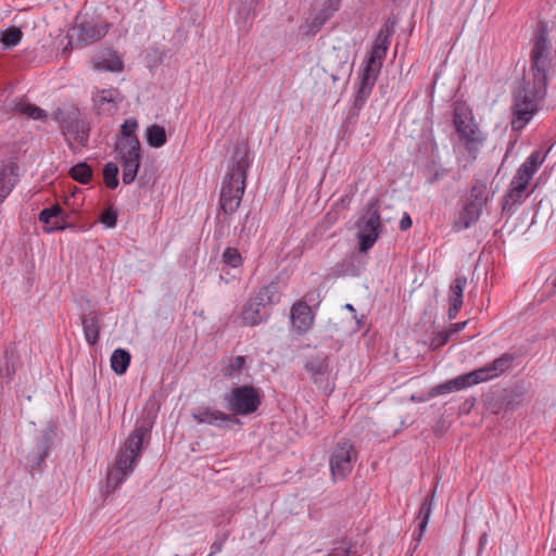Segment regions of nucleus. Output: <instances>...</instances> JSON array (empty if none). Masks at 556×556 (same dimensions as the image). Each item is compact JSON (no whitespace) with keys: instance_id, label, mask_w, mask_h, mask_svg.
<instances>
[{"instance_id":"de8ad7c7","label":"nucleus","mask_w":556,"mask_h":556,"mask_svg":"<svg viewBox=\"0 0 556 556\" xmlns=\"http://www.w3.org/2000/svg\"><path fill=\"white\" fill-rule=\"evenodd\" d=\"M428 169L431 173L430 177L428 178V182L430 185H434L447 174V169L442 166H437L434 163L429 166Z\"/></svg>"},{"instance_id":"8fccbe9b","label":"nucleus","mask_w":556,"mask_h":556,"mask_svg":"<svg viewBox=\"0 0 556 556\" xmlns=\"http://www.w3.org/2000/svg\"><path fill=\"white\" fill-rule=\"evenodd\" d=\"M426 529L427 526L417 523V527L412 534L413 552H416L418 549L420 542L422 541V538L425 535Z\"/></svg>"},{"instance_id":"603ef678","label":"nucleus","mask_w":556,"mask_h":556,"mask_svg":"<svg viewBox=\"0 0 556 556\" xmlns=\"http://www.w3.org/2000/svg\"><path fill=\"white\" fill-rule=\"evenodd\" d=\"M413 226V219L408 213H404L403 217L399 223V228L401 231H406Z\"/></svg>"},{"instance_id":"37998d69","label":"nucleus","mask_w":556,"mask_h":556,"mask_svg":"<svg viewBox=\"0 0 556 556\" xmlns=\"http://www.w3.org/2000/svg\"><path fill=\"white\" fill-rule=\"evenodd\" d=\"M451 337V332H448L447 329L433 332L429 342L430 350L435 351L441 349L450 341Z\"/></svg>"},{"instance_id":"c03bdc74","label":"nucleus","mask_w":556,"mask_h":556,"mask_svg":"<svg viewBox=\"0 0 556 556\" xmlns=\"http://www.w3.org/2000/svg\"><path fill=\"white\" fill-rule=\"evenodd\" d=\"M299 302H304L305 305L312 306V309L314 311L321 303L320 291L318 289L308 290Z\"/></svg>"},{"instance_id":"a18cd8bd","label":"nucleus","mask_w":556,"mask_h":556,"mask_svg":"<svg viewBox=\"0 0 556 556\" xmlns=\"http://www.w3.org/2000/svg\"><path fill=\"white\" fill-rule=\"evenodd\" d=\"M22 113L35 121H41L47 117V112L35 104H24Z\"/></svg>"},{"instance_id":"f3484780","label":"nucleus","mask_w":556,"mask_h":556,"mask_svg":"<svg viewBox=\"0 0 556 556\" xmlns=\"http://www.w3.org/2000/svg\"><path fill=\"white\" fill-rule=\"evenodd\" d=\"M514 361V354L506 352L484 366L477 368L476 372L480 378V382H486L507 372L511 368Z\"/></svg>"},{"instance_id":"4be33fe9","label":"nucleus","mask_w":556,"mask_h":556,"mask_svg":"<svg viewBox=\"0 0 556 556\" xmlns=\"http://www.w3.org/2000/svg\"><path fill=\"white\" fill-rule=\"evenodd\" d=\"M482 214V210L472 202L465 201L462 208L455 215L452 228L454 231L459 232L470 228L475 225Z\"/></svg>"},{"instance_id":"72a5a7b5","label":"nucleus","mask_w":556,"mask_h":556,"mask_svg":"<svg viewBox=\"0 0 556 556\" xmlns=\"http://www.w3.org/2000/svg\"><path fill=\"white\" fill-rule=\"evenodd\" d=\"M146 139L151 148H161L167 141L166 130L163 126L153 124L146 129Z\"/></svg>"},{"instance_id":"e433bc0d","label":"nucleus","mask_w":556,"mask_h":556,"mask_svg":"<svg viewBox=\"0 0 556 556\" xmlns=\"http://www.w3.org/2000/svg\"><path fill=\"white\" fill-rule=\"evenodd\" d=\"M222 263L232 269L242 267L244 258L237 248L227 247L222 253Z\"/></svg>"},{"instance_id":"412c9836","label":"nucleus","mask_w":556,"mask_h":556,"mask_svg":"<svg viewBox=\"0 0 556 556\" xmlns=\"http://www.w3.org/2000/svg\"><path fill=\"white\" fill-rule=\"evenodd\" d=\"M290 318L295 330L303 334L312 329L315 311L312 309V306L305 305L304 302H296L291 307Z\"/></svg>"},{"instance_id":"5fc2aeb1","label":"nucleus","mask_w":556,"mask_h":556,"mask_svg":"<svg viewBox=\"0 0 556 556\" xmlns=\"http://www.w3.org/2000/svg\"><path fill=\"white\" fill-rule=\"evenodd\" d=\"M214 235L218 238L225 235V225L217 218Z\"/></svg>"},{"instance_id":"cd10ccee","label":"nucleus","mask_w":556,"mask_h":556,"mask_svg":"<svg viewBox=\"0 0 556 556\" xmlns=\"http://www.w3.org/2000/svg\"><path fill=\"white\" fill-rule=\"evenodd\" d=\"M85 339L89 345H94L100 339L101 318L97 313L90 312L81 318Z\"/></svg>"},{"instance_id":"6ab92c4d","label":"nucleus","mask_w":556,"mask_h":556,"mask_svg":"<svg viewBox=\"0 0 556 556\" xmlns=\"http://www.w3.org/2000/svg\"><path fill=\"white\" fill-rule=\"evenodd\" d=\"M21 365V356L14 346L10 343L3 350L0 356V384L4 387L11 383L15 377L16 369Z\"/></svg>"},{"instance_id":"3c124183","label":"nucleus","mask_w":556,"mask_h":556,"mask_svg":"<svg viewBox=\"0 0 556 556\" xmlns=\"http://www.w3.org/2000/svg\"><path fill=\"white\" fill-rule=\"evenodd\" d=\"M394 26H395V21L394 20H390L388 18L380 27L379 29V34L382 35L383 37H387L389 40H391V37L394 33Z\"/></svg>"},{"instance_id":"f704fd0d","label":"nucleus","mask_w":556,"mask_h":556,"mask_svg":"<svg viewBox=\"0 0 556 556\" xmlns=\"http://www.w3.org/2000/svg\"><path fill=\"white\" fill-rule=\"evenodd\" d=\"M23 38V31L16 26H11L0 33V42L4 50L13 49Z\"/></svg>"},{"instance_id":"20e7f679","label":"nucleus","mask_w":556,"mask_h":556,"mask_svg":"<svg viewBox=\"0 0 556 556\" xmlns=\"http://www.w3.org/2000/svg\"><path fill=\"white\" fill-rule=\"evenodd\" d=\"M150 430L151 426L137 425L129 433L124 446L113 464V467L108 473V488H111L112 490L117 489L132 473L141 458V454L144 448V439L150 437Z\"/></svg>"},{"instance_id":"6e6d98bb","label":"nucleus","mask_w":556,"mask_h":556,"mask_svg":"<svg viewBox=\"0 0 556 556\" xmlns=\"http://www.w3.org/2000/svg\"><path fill=\"white\" fill-rule=\"evenodd\" d=\"M353 318L355 319V323L357 326L356 330H359L361 328H363L365 320H366V316L362 315L361 317H358L357 315H354Z\"/></svg>"},{"instance_id":"f03ea898","label":"nucleus","mask_w":556,"mask_h":556,"mask_svg":"<svg viewBox=\"0 0 556 556\" xmlns=\"http://www.w3.org/2000/svg\"><path fill=\"white\" fill-rule=\"evenodd\" d=\"M251 166L248 143L237 142L230 159V165L225 175L219 192L218 215H232L242 201L247 187V174Z\"/></svg>"},{"instance_id":"b1692460","label":"nucleus","mask_w":556,"mask_h":556,"mask_svg":"<svg viewBox=\"0 0 556 556\" xmlns=\"http://www.w3.org/2000/svg\"><path fill=\"white\" fill-rule=\"evenodd\" d=\"M106 33V27H101L90 21H83L77 27V46L84 48L100 40Z\"/></svg>"},{"instance_id":"1a4fd4ad","label":"nucleus","mask_w":556,"mask_h":556,"mask_svg":"<svg viewBox=\"0 0 556 556\" xmlns=\"http://www.w3.org/2000/svg\"><path fill=\"white\" fill-rule=\"evenodd\" d=\"M58 115H61L59 119L61 131L70 149L74 150L73 141L83 148L88 147L91 128L89 122L80 116L79 110L73 109L65 113L59 110Z\"/></svg>"},{"instance_id":"ea45409f","label":"nucleus","mask_w":556,"mask_h":556,"mask_svg":"<svg viewBox=\"0 0 556 556\" xmlns=\"http://www.w3.org/2000/svg\"><path fill=\"white\" fill-rule=\"evenodd\" d=\"M96 68L104 70L108 72H122L124 66L118 55L115 52H113L109 55V58L98 61L96 63Z\"/></svg>"},{"instance_id":"052dcab7","label":"nucleus","mask_w":556,"mask_h":556,"mask_svg":"<svg viewBox=\"0 0 556 556\" xmlns=\"http://www.w3.org/2000/svg\"><path fill=\"white\" fill-rule=\"evenodd\" d=\"M244 232H245V225L242 226V228L240 230V236H243Z\"/></svg>"},{"instance_id":"5701e85b","label":"nucleus","mask_w":556,"mask_h":556,"mask_svg":"<svg viewBox=\"0 0 556 556\" xmlns=\"http://www.w3.org/2000/svg\"><path fill=\"white\" fill-rule=\"evenodd\" d=\"M467 285L466 276L458 275L450 285L448 289V311L447 317L450 320L456 318L463 305L464 289Z\"/></svg>"},{"instance_id":"7c9ffc66","label":"nucleus","mask_w":556,"mask_h":556,"mask_svg":"<svg viewBox=\"0 0 556 556\" xmlns=\"http://www.w3.org/2000/svg\"><path fill=\"white\" fill-rule=\"evenodd\" d=\"M130 361L129 351L118 348L111 355V368L116 375H124L130 365Z\"/></svg>"},{"instance_id":"4c0bfd02","label":"nucleus","mask_w":556,"mask_h":556,"mask_svg":"<svg viewBox=\"0 0 556 556\" xmlns=\"http://www.w3.org/2000/svg\"><path fill=\"white\" fill-rule=\"evenodd\" d=\"M118 166L114 162H108L102 169L103 181L105 186L114 190L118 186Z\"/></svg>"},{"instance_id":"39448f33","label":"nucleus","mask_w":556,"mask_h":556,"mask_svg":"<svg viewBox=\"0 0 556 556\" xmlns=\"http://www.w3.org/2000/svg\"><path fill=\"white\" fill-rule=\"evenodd\" d=\"M281 292L278 280H271L268 285L253 291L241 311V321L244 326L254 327L266 323L270 316L268 311L280 302Z\"/></svg>"},{"instance_id":"a878e982","label":"nucleus","mask_w":556,"mask_h":556,"mask_svg":"<svg viewBox=\"0 0 556 556\" xmlns=\"http://www.w3.org/2000/svg\"><path fill=\"white\" fill-rule=\"evenodd\" d=\"M260 0H242L237 10L236 24L241 30L248 31L255 18V10Z\"/></svg>"},{"instance_id":"f8f14e48","label":"nucleus","mask_w":556,"mask_h":556,"mask_svg":"<svg viewBox=\"0 0 556 556\" xmlns=\"http://www.w3.org/2000/svg\"><path fill=\"white\" fill-rule=\"evenodd\" d=\"M54 437V430L48 427L36 438L34 450L26 456V466L31 475L42 471L46 458L53 446Z\"/></svg>"},{"instance_id":"dca6fc26","label":"nucleus","mask_w":556,"mask_h":556,"mask_svg":"<svg viewBox=\"0 0 556 556\" xmlns=\"http://www.w3.org/2000/svg\"><path fill=\"white\" fill-rule=\"evenodd\" d=\"M66 218L67 213L60 204H53L49 207H45L38 215V220L45 225L43 231L47 233L66 229Z\"/></svg>"},{"instance_id":"c756f323","label":"nucleus","mask_w":556,"mask_h":556,"mask_svg":"<svg viewBox=\"0 0 556 556\" xmlns=\"http://www.w3.org/2000/svg\"><path fill=\"white\" fill-rule=\"evenodd\" d=\"M247 356H235L228 358L227 363L222 367L220 372L224 378L233 380L239 378L244 369H248Z\"/></svg>"},{"instance_id":"13d9d810","label":"nucleus","mask_w":556,"mask_h":556,"mask_svg":"<svg viewBox=\"0 0 556 556\" xmlns=\"http://www.w3.org/2000/svg\"><path fill=\"white\" fill-rule=\"evenodd\" d=\"M344 308H345V309H348V311H350V312L353 314V316H354V315H356V309H355V307H354L352 304L346 303V304L344 305Z\"/></svg>"},{"instance_id":"4d7b16f0","label":"nucleus","mask_w":556,"mask_h":556,"mask_svg":"<svg viewBox=\"0 0 556 556\" xmlns=\"http://www.w3.org/2000/svg\"><path fill=\"white\" fill-rule=\"evenodd\" d=\"M412 401L414 402H426V401H429L431 400L432 397H428V392L425 394V395H421V396H417V395H412Z\"/></svg>"},{"instance_id":"6e6552de","label":"nucleus","mask_w":556,"mask_h":556,"mask_svg":"<svg viewBox=\"0 0 556 556\" xmlns=\"http://www.w3.org/2000/svg\"><path fill=\"white\" fill-rule=\"evenodd\" d=\"M357 456L354 444L350 440H340L333 446L329 456L331 479L334 482L345 480L352 472Z\"/></svg>"},{"instance_id":"9b49d317","label":"nucleus","mask_w":556,"mask_h":556,"mask_svg":"<svg viewBox=\"0 0 556 556\" xmlns=\"http://www.w3.org/2000/svg\"><path fill=\"white\" fill-rule=\"evenodd\" d=\"M453 123L455 130L463 141L467 152L476 159L478 151L484 140L478 125L473 122L471 113L454 111Z\"/></svg>"},{"instance_id":"0eeeda50","label":"nucleus","mask_w":556,"mask_h":556,"mask_svg":"<svg viewBox=\"0 0 556 556\" xmlns=\"http://www.w3.org/2000/svg\"><path fill=\"white\" fill-rule=\"evenodd\" d=\"M356 227L358 229V250L362 253H367L375 245L383 229L378 200L367 202Z\"/></svg>"},{"instance_id":"c85d7f7f","label":"nucleus","mask_w":556,"mask_h":556,"mask_svg":"<svg viewBox=\"0 0 556 556\" xmlns=\"http://www.w3.org/2000/svg\"><path fill=\"white\" fill-rule=\"evenodd\" d=\"M115 151L118 153L119 162H125L126 160L141 161V144L139 139H132L131 142H116Z\"/></svg>"},{"instance_id":"aec40b11","label":"nucleus","mask_w":556,"mask_h":556,"mask_svg":"<svg viewBox=\"0 0 556 556\" xmlns=\"http://www.w3.org/2000/svg\"><path fill=\"white\" fill-rule=\"evenodd\" d=\"M119 92L116 89H102L92 97L93 106L98 115L112 116L121 102Z\"/></svg>"},{"instance_id":"bf43d9fd","label":"nucleus","mask_w":556,"mask_h":556,"mask_svg":"<svg viewBox=\"0 0 556 556\" xmlns=\"http://www.w3.org/2000/svg\"><path fill=\"white\" fill-rule=\"evenodd\" d=\"M414 553H415V552H413V545H412V543H410V544H409V547H408V549H407V552H406V554H405V556H413V554H414Z\"/></svg>"},{"instance_id":"09e8293b","label":"nucleus","mask_w":556,"mask_h":556,"mask_svg":"<svg viewBox=\"0 0 556 556\" xmlns=\"http://www.w3.org/2000/svg\"><path fill=\"white\" fill-rule=\"evenodd\" d=\"M229 536V531H226L222 534H218L215 539V541L211 545V553L207 556H214L217 553L222 552L225 542L227 541Z\"/></svg>"},{"instance_id":"a211bd4d","label":"nucleus","mask_w":556,"mask_h":556,"mask_svg":"<svg viewBox=\"0 0 556 556\" xmlns=\"http://www.w3.org/2000/svg\"><path fill=\"white\" fill-rule=\"evenodd\" d=\"M20 181V166L13 160L0 164V205L10 195Z\"/></svg>"},{"instance_id":"423d86ee","label":"nucleus","mask_w":556,"mask_h":556,"mask_svg":"<svg viewBox=\"0 0 556 556\" xmlns=\"http://www.w3.org/2000/svg\"><path fill=\"white\" fill-rule=\"evenodd\" d=\"M262 400L263 391L252 384L236 383L223 395L225 407L237 418L256 413Z\"/></svg>"},{"instance_id":"473e14b6","label":"nucleus","mask_w":556,"mask_h":556,"mask_svg":"<svg viewBox=\"0 0 556 556\" xmlns=\"http://www.w3.org/2000/svg\"><path fill=\"white\" fill-rule=\"evenodd\" d=\"M435 493L437 485H434L432 490L422 498L416 516V520L419 525L428 527L429 519L433 509Z\"/></svg>"},{"instance_id":"c9c22d12","label":"nucleus","mask_w":556,"mask_h":556,"mask_svg":"<svg viewBox=\"0 0 556 556\" xmlns=\"http://www.w3.org/2000/svg\"><path fill=\"white\" fill-rule=\"evenodd\" d=\"M70 176L75 181L81 185H87L91 181L93 177V170L91 166L88 165L86 162H79L78 164L71 167Z\"/></svg>"},{"instance_id":"9d476101","label":"nucleus","mask_w":556,"mask_h":556,"mask_svg":"<svg viewBox=\"0 0 556 556\" xmlns=\"http://www.w3.org/2000/svg\"><path fill=\"white\" fill-rule=\"evenodd\" d=\"M341 4L342 0H317L300 26L301 33L306 37H315L340 10Z\"/></svg>"},{"instance_id":"ddd939ff","label":"nucleus","mask_w":556,"mask_h":556,"mask_svg":"<svg viewBox=\"0 0 556 556\" xmlns=\"http://www.w3.org/2000/svg\"><path fill=\"white\" fill-rule=\"evenodd\" d=\"M529 182L513 177L509 187L502 198V215L511 217L517 208L529 198L530 191H528Z\"/></svg>"},{"instance_id":"864d4df0","label":"nucleus","mask_w":556,"mask_h":556,"mask_svg":"<svg viewBox=\"0 0 556 556\" xmlns=\"http://www.w3.org/2000/svg\"><path fill=\"white\" fill-rule=\"evenodd\" d=\"M467 320L466 321H459V323H454V324H451V326L448 327V332H451V336L455 334V333H458L460 331H463L467 325Z\"/></svg>"},{"instance_id":"f257e3e1","label":"nucleus","mask_w":556,"mask_h":556,"mask_svg":"<svg viewBox=\"0 0 556 556\" xmlns=\"http://www.w3.org/2000/svg\"><path fill=\"white\" fill-rule=\"evenodd\" d=\"M529 76L513 91L511 127L523 129L538 114L547 94V72L552 67V45L546 22H539L531 39Z\"/></svg>"},{"instance_id":"2f4dec72","label":"nucleus","mask_w":556,"mask_h":556,"mask_svg":"<svg viewBox=\"0 0 556 556\" xmlns=\"http://www.w3.org/2000/svg\"><path fill=\"white\" fill-rule=\"evenodd\" d=\"M486 189L488 187L484 181L475 180L465 201L472 202L478 207L483 210V207L489 201V197L486 195Z\"/></svg>"},{"instance_id":"49530a36","label":"nucleus","mask_w":556,"mask_h":556,"mask_svg":"<svg viewBox=\"0 0 556 556\" xmlns=\"http://www.w3.org/2000/svg\"><path fill=\"white\" fill-rule=\"evenodd\" d=\"M351 544L342 541L338 545L330 548L326 556H351Z\"/></svg>"},{"instance_id":"79ce46f5","label":"nucleus","mask_w":556,"mask_h":556,"mask_svg":"<svg viewBox=\"0 0 556 556\" xmlns=\"http://www.w3.org/2000/svg\"><path fill=\"white\" fill-rule=\"evenodd\" d=\"M117 217H118L117 210L113 205H110L101 212L100 223L105 228L112 229V228H115L117 225Z\"/></svg>"},{"instance_id":"2eb2a0df","label":"nucleus","mask_w":556,"mask_h":556,"mask_svg":"<svg viewBox=\"0 0 556 556\" xmlns=\"http://www.w3.org/2000/svg\"><path fill=\"white\" fill-rule=\"evenodd\" d=\"M479 383H481L480 378L478 377L476 369H473L467 374L459 375L453 379L444 381L443 383L432 387L428 391V397H437L451 392L462 391Z\"/></svg>"},{"instance_id":"a19ab883","label":"nucleus","mask_w":556,"mask_h":556,"mask_svg":"<svg viewBox=\"0 0 556 556\" xmlns=\"http://www.w3.org/2000/svg\"><path fill=\"white\" fill-rule=\"evenodd\" d=\"M138 128V122L135 118H127L121 125L122 140L118 142H131L132 139H138L136 130Z\"/></svg>"},{"instance_id":"7ed1b4c3","label":"nucleus","mask_w":556,"mask_h":556,"mask_svg":"<svg viewBox=\"0 0 556 556\" xmlns=\"http://www.w3.org/2000/svg\"><path fill=\"white\" fill-rule=\"evenodd\" d=\"M390 43L391 40L378 33L370 50L366 53L355 83L356 90L353 98V106L346 117L350 123L358 117L359 111L369 99L381 72Z\"/></svg>"},{"instance_id":"58836bf2","label":"nucleus","mask_w":556,"mask_h":556,"mask_svg":"<svg viewBox=\"0 0 556 556\" xmlns=\"http://www.w3.org/2000/svg\"><path fill=\"white\" fill-rule=\"evenodd\" d=\"M121 165L123 168L122 179H123L124 185L132 184L137 177L138 172H139L141 161H139V160H136V161L128 160L127 161L126 160L125 162H122Z\"/></svg>"},{"instance_id":"bb28decb","label":"nucleus","mask_w":556,"mask_h":556,"mask_svg":"<svg viewBox=\"0 0 556 556\" xmlns=\"http://www.w3.org/2000/svg\"><path fill=\"white\" fill-rule=\"evenodd\" d=\"M304 368L314 380V382L318 383L319 380L326 377L329 372V357L324 354L311 356L306 361Z\"/></svg>"},{"instance_id":"393cba45","label":"nucleus","mask_w":556,"mask_h":556,"mask_svg":"<svg viewBox=\"0 0 556 556\" xmlns=\"http://www.w3.org/2000/svg\"><path fill=\"white\" fill-rule=\"evenodd\" d=\"M545 156L546 154L541 150L533 151L517 169L515 174L517 179L530 182L534 174L544 162Z\"/></svg>"},{"instance_id":"4468645a","label":"nucleus","mask_w":556,"mask_h":556,"mask_svg":"<svg viewBox=\"0 0 556 556\" xmlns=\"http://www.w3.org/2000/svg\"><path fill=\"white\" fill-rule=\"evenodd\" d=\"M192 418L199 424H206L217 428H230L232 425H241L239 418L233 415L213 409L208 406H200L192 410Z\"/></svg>"}]
</instances>
